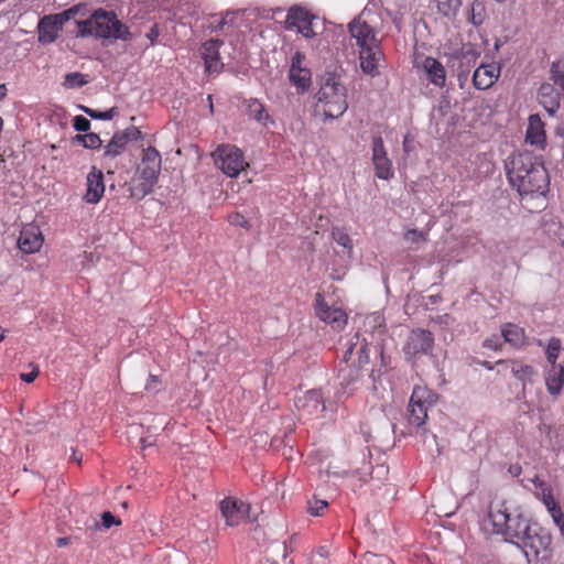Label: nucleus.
Returning a JSON list of instances; mask_svg holds the SVG:
<instances>
[{
	"instance_id": "37",
	"label": "nucleus",
	"mask_w": 564,
	"mask_h": 564,
	"mask_svg": "<svg viewBox=\"0 0 564 564\" xmlns=\"http://www.w3.org/2000/svg\"><path fill=\"white\" fill-rule=\"evenodd\" d=\"M550 79L553 82L552 85H554L557 90H561L564 96V72L560 69L558 63H552Z\"/></svg>"
},
{
	"instance_id": "32",
	"label": "nucleus",
	"mask_w": 564,
	"mask_h": 564,
	"mask_svg": "<svg viewBox=\"0 0 564 564\" xmlns=\"http://www.w3.org/2000/svg\"><path fill=\"white\" fill-rule=\"evenodd\" d=\"M487 13L482 2L474 0L470 4V10L467 20L475 26H479L486 20Z\"/></svg>"
},
{
	"instance_id": "23",
	"label": "nucleus",
	"mask_w": 564,
	"mask_h": 564,
	"mask_svg": "<svg viewBox=\"0 0 564 564\" xmlns=\"http://www.w3.org/2000/svg\"><path fill=\"white\" fill-rule=\"evenodd\" d=\"M564 384V364L558 366H551L545 373L546 390L551 395H558Z\"/></svg>"
},
{
	"instance_id": "6",
	"label": "nucleus",
	"mask_w": 564,
	"mask_h": 564,
	"mask_svg": "<svg viewBox=\"0 0 564 564\" xmlns=\"http://www.w3.org/2000/svg\"><path fill=\"white\" fill-rule=\"evenodd\" d=\"M315 99L317 100L316 110H322L326 119L338 118L348 108L346 88L332 73H327L326 77L322 78L321 88L315 94Z\"/></svg>"
},
{
	"instance_id": "50",
	"label": "nucleus",
	"mask_w": 564,
	"mask_h": 564,
	"mask_svg": "<svg viewBox=\"0 0 564 564\" xmlns=\"http://www.w3.org/2000/svg\"><path fill=\"white\" fill-rule=\"evenodd\" d=\"M232 224L236 226L246 228V229L250 228L249 221L246 219V217L243 215H241L239 213L235 214V216L232 217Z\"/></svg>"
},
{
	"instance_id": "56",
	"label": "nucleus",
	"mask_w": 564,
	"mask_h": 564,
	"mask_svg": "<svg viewBox=\"0 0 564 564\" xmlns=\"http://www.w3.org/2000/svg\"><path fill=\"white\" fill-rule=\"evenodd\" d=\"M73 143L82 144L84 148H86V132L77 133L72 138Z\"/></svg>"
},
{
	"instance_id": "18",
	"label": "nucleus",
	"mask_w": 564,
	"mask_h": 564,
	"mask_svg": "<svg viewBox=\"0 0 564 564\" xmlns=\"http://www.w3.org/2000/svg\"><path fill=\"white\" fill-rule=\"evenodd\" d=\"M315 313L324 322L329 323L335 328H340L347 323V314L339 308H330L321 293H316Z\"/></svg>"
},
{
	"instance_id": "49",
	"label": "nucleus",
	"mask_w": 564,
	"mask_h": 564,
	"mask_svg": "<svg viewBox=\"0 0 564 564\" xmlns=\"http://www.w3.org/2000/svg\"><path fill=\"white\" fill-rule=\"evenodd\" d=\"M39 368L34 367V369L31 372H23L20 375V379L26 383L33 382L36 377L39 376Z\"/></svg>"
},
{
	"instance_id": "57",
	"label": "nucleus",
	"mask_w": 564,
	"mask_h": 564,
	"mask_svg": "<svg viewBox=\"0 0 564 564\" xmlns=\"http://www.w3.org/2000/svg\"><path fill=\"white\" fill-rule=\"evenodd\" d=\"M413 139L410 135H405L403 139V150L405 153H409L412 150Z\"/></svg>"
},
{
	"instance_id": "38",
	"label": "nucleus",
	"mask_w": 564,
	"mask_h": 564,
	"mask_svg": "<svg viewBox=\"0 0 564 564\" xmlns=\"http://www.w3.org/2000/svg\"><path fill=\"white\" fill-rule=\"evenodd\" d=\"M118 132L122 137V139L126 141L127 144L131 141H139V140L142 141L144 139L143 133L135 126H130V127L126 128L124 130H121Z\"/></svg>"
},
{
	"instance_id": "47",
	"label": "nucleus",
	"mask_w": 564,
	"mask_h": 564,
	"mask_svg": "<svg viewBox=\"0 0 564 564\" xmlns=\"http://www.w3.org/2000/svg\"><path fill=\"white\" fill-rule=\"evenodd\" d=\"M305 59V55L301 52H295L291 58V65L289 70H297L303 68L302 63Z\"/></svg>"
},
{
	"instance_id": "17",
	"label": "nucleus",
	"mask_w": 564,
	"mask_h": 564,
	"mask_svg": "<svg viewBox=\"0 0 564 564\" xmlns=\"http://www.w3.org/2000/svg\"><path fill=\"white\" fill-rule=\"evenodd\" d=\"M104 173L95 165L91 166L86 178V194L84 199L88 204H97L105 193Z\"/></svg>"
},
{
	"instance_id": "46",
	"label": "nucleus",
	"mask_w": 564,
	"mask_h": 564,
	"mask_svg": "<svg viewBox=\"0 0 564 564\" xmlns=\"http://www.w3.org/2000/svg\"><path fill=\"white\" fill-rule=\"evenodd\" d=\"M102 141L99 134L95 132H86V149L97 150L101 147Z\"/></svg>"
},
{
	"instance_id": "45",
	"label": "nucleus",
	"mask_w": 564,
	"mask_h": 564,
	"mask_svg": "<svg viewBox=\"0 0 564 564\" xmlns=\"http://www.w3.org/2000/svg\"><path fill=\"white\" fill-rule=\"evenodd\" d=\"M549 513L552 517L553 522L560 529L562 535L564 536V513L561 507L551 510Z\"/></svg>"
},
{
	"instance_id": "40",
	"label": "nucleus",
	"mask_w": 564,
	"mask_h": 564,
	"mask_svg": "<svg viewBox=\"0 0 564 564\" xmlns=\"http://www.w3.org/2000/svg\"><path fill=\"white\" fill-rule=\"evenodd\" d=\"M328 502L322 499H314L313 501H308L307 512L311 516L319 517L327 509Z\"/></svg>"
},
{
	"instance_id": "22",
	"label": "nucleus",
	"mask_w": 564,
	"mask_h": 564,
	"mask_svg": "<svg viewBox=\"0 0 564 564\" xmlns=\"http://www.w3.org/2000/svg\"><path fill=\"white\" fill-rule=\"evenodd\" d=\"M546 134L544 123L539 115H531L528 120V128L525 132V141L532 145L543 147L545 143Z\"/></svg>"
},
{
	"instance_id": "8",
	"label": "nucleus",
	"mask_w": 564,
	"mask_h": 564,
	"mask_svg": "<svg viewBox=\"0 0 564 564\" xmlns=\"http://www.w3.org/2000/svg\"><path fill=\"white\" fill-rule=\"evenodd\" d=\"M215 164L229 177H236L245 169L242 151L230 144H223L215 152Z\"/></svg>"
},
{
	"instance_id": "7",
	"label": "nucleus",
	"mask_w": 564,
	"mask_h": 564,
	"mask_svg": "<svg viewBox=\"0 0 564 564\" xmlns=\"http://www.w3.org/2000/svg\"><path fill=\"white\" fill-rule=\"evenodd\" d=\"M488 516L495 532L502 534L505 540L512 544L531 522L518 509L510 510L506 502L491 503Z\"/></svg>"
},
{
	"instance_id": "13",
	"label": "nucleus",
	"mask_w": 564,
	"mask_h": 564,
	"mask_svg": "<svg viewBox=\"0 0 564 564\" xmlns=\"http://www.w3.org/2000/svg\"><path fill=\"white\" fill-rule=\"evenodd\" d=\"M372 163L377 177L381 180H390L393 177V165L391 160L388 158L383 140L380 135H375L372 138Z\"/></svg>"
},
{
	"instance_id": "12",
	"label": "nucleus",
	"mask_w": 564,
	"mask_h": 564,
	"mask_svg": "<svg viewBox=\"0 0 564 564\" xmlns=\"http://www.w3.org/2000/svg\"><path fill=\"white\" fill-rule=\"evenodd\" d=\"M250 509L249 503H245L234 497H226L219 503L220 513L225 518L226 524L229 527H237L243 521L249 516Z\"/></svg>"
},
{
	"instance_id": "9",
	"label": "nucleus",
	"mask_w": 564,
	"mask_h": 564,
	"mask_svg": "<svg viewBox=\"0 0 564 564\" xmlns=\"http://www.w3.org/2000/svg\"><path fill=\"white\" fill-rule=\"evenodd\" d=\"M433 403V395L423 387H415L410 399V416L411 424L421 426L427 417V409Z\"/></svg>"
},
{
	"instance_id": "19",
	"label": "nucleus",
	"mask_w": 564,
	"mask_h": 564,
	"mask_svg": "<svg viewBox=\"0 0 564 564\" xmlns=\"http://www.w3.org/2000/svg\"><path fill=\"white\" fill-rule=\"evenodd\" d=\"M295 405L299 410L304 411L308 415H317L326 410L322 391L312 389L303 395L295 399Z\"/></svg>"
},
{
	"instance_id": "44",
	"label": "nucleus",
	"mask_w": 564,
	"mask_h": 564,
	"mask_svg": "<svg viewBox=\"0 0 564 564\" xmlns=\"http://www.w3.org/2000/svg\"><path fill=\"white\" fill-rule=\"evenodd\" d=\"M404 239L411 243H420L426 241V236L422 231L410 229L404 234Z\"/></svg>"
},
{
	"instance_id": "51",
	"label": "nucleus",
	"mask_w": 564,
	"mask_h": 564,
	"mask_svg": "<svg viewBox=\"0 0 564 564\" xmlns=\"http://www.w3.org/2000/svg\"><path fill=\"white\" fill-rule=\"evenodd\" d=\"M369 351L370 348L367 346V344L362 345L359 350V364L365 365L369 362Z\"/></svg>"
},
{
	"instance_id": "27",
	"label": "nucleus",
	"mask_w": 564,
	"mask_h": 564,
	"mask_svg": "<svg viewBox=\"0 0 564 564\" xmlns=\"http://www.w3.org/2000/svg\"><path fill=\"white\" fill-rule=\"evenodd\" d=\"M39 42L42 44H50L54 42L58 36V29L52 21V18L44 15L39 22Z\"/></svg>"
},
{
	"instance_id": "48",
	"label": "nucleus",
	"mask_w": 564,
	"mask_h": 564,
	"mask_svg": "<svg viewBox=\"0 0 564 564\" xmlns=\"http://www.w3.org/2000/svg\"><path fill=\"white\" fill-rule=\"evenodd\" d=\"M160 35V28L158 23H154L148 33L145 34L147 39L150 41L151 45H154L156 43V40Z\"/></svg>"
},
{
	"instance_id": "61",
	"label": "nucleus",
	"mask_w": 564,
	"mask_h": 564,
	"mask_svg": "<svg viewBox=\"0 0 564 564\" xmlns=\"http://www.w3.org/2000/svg\"><path fill=\"white\" fill-rule=\"evenodd\" d=\"M361 433L365 436V442L366 443L370 442V440L372 438L371 433L369 431H365L362 427H361Z\"/></svg>"
},
{
	"instance_id": "59",
	"label": "nucleus",
	"mask_w": 564,
	"mask_h": 564,
	"mask_svg": "<svg viewBox=\"0 0 564 564\" xmlns=\"http://www.w3.org/2000/svg\"><path fill=\"white\" fill-rule=\"evenodd\" d=\"M8 88L6 84H0V101L7 97Z\"/></svg>"
},
{
	"instance_id": "31",
	"label": "nucleus",
	"mask_w": 564,
	"mask_h": 564,
	"mask_svg": "<svg viewBox=\"0 0 564 564\" xmlns=\"http://www.w3.org/2000/svg\"><path fill=\"white\" fill-rule=\"evenodd\" d=\"M77 108L94 120H112L119 115L118 107H111L105 111H99L84 105H77Z\"/></svg>"
},
{
	"instance_id": "5",
	"label": "nucleus",
	"mask_w": 564,
	"mask_h": 564,
	"mask_svg": "<svg viewBox=\"0 0 564 564\" xmlns=\"http://www.w3.org/2000/svg\"><path fill=\"white\" fill-rule=\"evenodd\" d=\"M514 545L523 551L529 564L544 563L552 556V535L538 522L531 521Z\"/></svg>"
},
{
	"instance_id": "16",
	"label": "nucleus",
	"mask_w": 564,
	"mask_h": 564,
	"mask_svg": "<svg viewBox=\"0 0 564 564\" xmlns=\"http://www.w3.org/2000/svg\"><path fill=\"white\" fill-rule=\"evenodd\" d=\"M347 349L344 354L343 359L339 362L337 380H338V390L337 395L340 398L341 395L350 397L352 392V368L348 364L350 356L352 355V341H347Z\"/></svg>"
},
{
	"instance_id": "35",
	"label": "nucleus",
	"mask_w": 564,
	"mask_h": 564,
	"mask_svg": "<svg viewBox=\"0 0 564 564\" xmlns=\"http://www.w3.org/2000/svg\"><path fill=\"white\" fill-rule=\"evenodd\" d=\"M79 12V8L74 6L67 10H64L61 13L47 15L52 18V21L56 24L58 30H62L64 24L67 23L70 19L75 18V15Z\"/></svg>"
},
{
	"instance_id": "36",
	"label": "nucleus",
	"mask_w": 564,
	"mask_h": 564,
	"mask_svg": "<svg viewBox=\"0 0 564 564\" xmlns=\"http://www.w3.org/2000/svg\"><path fill=\"white\" fill-rule=\"evenodd\" d=\"M562 348V343L558 338L552 337L547 344L545 349L546 360L551 364V366H557L556 360L558 358V354Z\"/></svg>"
},
{
	"instance_id": "63",
	"label": "nucleus",
	"mask_w": 564,
	"mask_h": 564,
	"mask_svg": "<svg viewBox=\"0 0 564 564\" xmlns=\"http://www.w3.org/2000/svg\"><path fill=\"white\" fill-rule=\"evenodd\" d=\"M352 29H354V25H352V20H351L347 23V31L350 34V36H352Z\"/></svg>"
},
{
	"instance_id": "26",
	"label": "nucleus",
	"mask_w": 564,
	"mask_h": 564,
	"mask_svg": "<svg viewBox=\"0 0 564 564\" xmlns=\"http://www.w3.org/2000/svg\"><path fill=\"white\" fill-rule=\"evenodd\" d=\"M288 77L299 94L308 91L312 84V73L308 68L303 67L297 70H289Z\"/></svg>"
},
{
	"instance_id": "43",
	"label": "nucleus",
	"mask_w": 564,
	"mask_h": 564,
	"mask_svg": "<svg viewBox=\"0 0 564 564\" xmlns=\"http://www.w3.org/2000/svg\"><path fill=\"white\" fill-rule=\"evenodd\" d=\"M541 495H542V498H541V499H542V502H543V505L545 506V508H546V510H547L549 512H550L551 510H553V509H555V508L560 507V506L557 505V502L555 501V499H554V497H553V495H552V492H551V490H550V489H547V488H543V489H542V494H541Z\"/></svg>"
},
{
	"instance_id": "24",
	"label": "nucleus",
	"mask_w": 564,
	"mask_h": 564,
	"mask_svg": "<svg viewBox=\"0 0 564 564\" xmlns=\"http://www.w3.org/2000/svg\"><path fill=\"white\" fill-rule=\"evenodd\" d=\"M245 104L249 118L256 120L263 127H268L269 123H274L273 118L268 113L265 106L259 99L249 98L245 100Z\"/></svg>"
},
{
	"instance_id": "53",
	"label": "nucleus",
	"mask_w": 564,
	"mask_h": 564,
	"mask_svg": "<svg viewBox=\"0 0 564 564\" xmlns=\"http://www.w3.org/2000/svg\"><path fill=\"white\" fill-rule=\"evenodd\" d=\"M236 14H238V11H226L223 17L224 22H227V25L229 26H236L235 18Z\"/></svg>"
},
{
	"instance_id": "33",
	"label": "nucleus",
	"mask_w": 564,
	"mask_h": 564,
	"mask_svg": "<svg viewBox=\"0 0 564 564\" xmlns=\"http://www.w3.org/2000/svg\"><path fill=\"white\" fill-rule=\"evenodd\" d=\"M437 12L446 18H454L462 4L460 0H434Z\"/></svg>"
},
{
	"instance_id": "29",
	"label": "nucleus",
	"mask_w": 564,
	"mask_h": 564,
	"mask_svg": "<svg viewBox=\"0 0 564 564\" xmlns=\"http://www.w3.org/2000/svg\"><path fill=\"white\" fill-rule=\"evenodd\" d=\"M127 145L119 132L116 131L110 141L104 147V156L115 159L126 151Z\"/></svg>"
},
{
	"instance_id": "60",
	"label": "nucleus",
	"mask_w": 564,
	"mask_h": 564,
	"mask_svg": "<svg viewBox=\"0 0 564 564\" xmlns=\"http://www.w3.org/2000/svg\"><path fill=\"white\" fill-rule=\"evenodd\" d=\"M376 325L381 326L382 318L380 315H372L369 317Z\"/></svg>"
},
{
	"instance_id": "34",
	"label": "nucleus",
	"mask_w": 564,
	"mask_h": 564,
	"mask_svg": "<svg viewBox=\"0 0 564 564\" xmlns=\"http://www.w3.org/2000/svg\"><path fill=\"white\" fill-rule=\"evenodd\" d=\"M88 83L87 75L79 72L68 73L64 76L63 86L66 89L82 88Z\"/></svg>"
},
{
	"instance_id": "14",
	"label": "nucleus",
	"mask_w": 564,
	"mask_h": 564,
	"mask_svg": "<svg viewBox=\"0 0 564 564\" xmlns=\"http://www.w3.org/2000/svg\"><path fill=\"white\" fill-rule=\"evenodd\" d=\"M43 242L44 238L40 227L28 224L22 227L17 245L23 253L31 254L40 251Z\"/></svg>"
},
{
	"instance_id": "39",
	"label": "nucleus",
	"mask_w": 564,
	"mask_h": 564,
	"mask_svg": "<svg viewBox=\"0 0 564 564\" xmlns=\"http://www.w3.org/2000/svg\"><path fill=\"white\" fill-rule=\"evenodd\" d=\"M121 523V520L116 517L110 511H104L101 513V523L99 524L97 521L94 522V527L96 529L102 527L104 529H110L112 525H119Z\"/></svg>"
},
{
	"instance_id": "2",
	"label": "nucleus",
	"mask_w": 564,
	"mask_h": 564,
	"mask_svg": "<svg viewBox=\"0 0 564 564\" xmlns=\"http://www.w3.org/2000/svg\"><path fill=\"white\" fill-rule=\"evenodd\" d=\"M75 33L77 37L93 36L104 41H130L132 34L129 28L122 23L113 11H108L104 8L95 10L88 19L75 20Z\"/></svg>"
},
{
	"instance_id": "42",
	"label": "nucleus",
	"mask_w": 564,
	"mask_h": 564,
	"mask_svg": "<svg viewBox=\"0 0 564 564\" xmlns=\"http://www.w3.org/2000/svg\"><path fill=\"white\" fill-rule=\"evenodd\" d=\"M90 121L82 115L73 118V128L78 132H88L90 130Z\"/></svg>"
},
{
	"instance_id": "11",
	"label": "nucleus",
	"mask_w": 564,
	"mask_h": 564,
	"mask_svg": "<svg viewBox=\"0 0 564 564\" xmlns=\"http://www.w3.org/2000/svg\"><path fill=\"white\" fill-rule=\"evenodd\" d=\"M434 347V337L430 330L426 329H413L406 339L404 345V352L408 356L414 357L417 355H429L432 352Z\"/></svg>"
},
{
	"instance_id": "62",
	"label": "nucleus",
	"mask_w": 564,
	"mask_h": 564,
	"mask_svg": "<svg viewBox=\"0 0 564 564\" xmlns=\"http://www.w3.org/2000/svg\"><path fill=\"white\" fill-rule=\"evenodd\" d=\"M485 347H487V348H496V346L494 345V340L492 339H487L485 341Z\"/></svg>"
},
{
	"instance_id": "41",
	"label": "nucleus",
	"mask_w": 564,
	"mask_h": 564,
	"mask_svg": "<svg viewBox=\"0 0 564 564\" xmlns=\"http://www.w3.org/2000/svg\"><path fill=\"white\" fill-rule=\"evenodd\" d=\"M332 235H333L334 240L338 245L343 246L344 248H347L349 251L351 250V248H352L351 240L347 232H345L340 228H334Z\"/></svg>"
},
{
	"instance_id": "28",
	"label": "nucleus",
	"mask_w": 564,
	"mask_h": 564,
	"mask_svg": "<svg viewBox=\"0 0 564 564\" xmlns=\"http://www.w3.org/2000/svg\"><path fill=\"white\" fill-rule=\"evenodd\" d=\"M501 334L506 343L514 347H521L524 344L525 335L520 326L507 323L501 327Z\"/></svg>"
},
{
	"instance_id": "64",
	"label": "nucleus",
	"mask_w": 564,
	"mask_h": 564,
	"mask_svg": "<svg viewBox=\"0 0 564 564\" xmlns=\"http://www.w3.org/2000/svg\"><path fill=\"white\" fill-rule=\"evenodd\" d=\"M207 99L209 101L210 113H213L214 112L213 96L208 95Z\"/></svg>"
},
{
	"instance_id": "15",
	"label": "nucleus",
	"mask_w": 564,
	"mask_h": 564,
	"mask_svg": "<svg viewBox=\"0 0 564 564\" xmlns=\"http://www.w3.org/2000/svg\"><path fill=\"white\" fill-rule=\"evenodd\" d=\"M224 44L223 40L210 39L202 44L200 55L204 59L205 72L208 74H219L224 67L220 61L219 47Z\"/></svg>"
},
{
	"instance_id": "52",
	"label": "nucleus",
	"mask_w": 564,
	"mask_h": 564,
	"mask_svg": "<svg viewBox=\"0 0 564 564\" xmlns=\"http://www.w3.org/2000/svg\"><path fill=\"white\" fill-rule=\"evenodd\" d=\"M315 554L319 557V560H317L315 564H325V560L328 556L327 549L325 546H319L316 549Z\"/></svg>"
},
{
	"instance_id": "4",
	"label": "nucleus",
	"mask_w": 564,
	"mask_h": 564,
	"mask_svg": "<svg viewBox=\"0 0 564 564\" xmlns=\"http://www.w3.org/2000/svg\"><path fill=\"white\" fill-rule=\"evenodd\" d=\"M355 40L359 46V61L362 73L375 77L379 74L383 53L373 29L359 17L355 19Z\"/></svg>"
},
{
	"instance_id": "3",
	"label": "nucleus",
	"mask_w": 564,
	"mask_h": 564,
	"mask_svg": "<svg viewBox=\"0 0 564 564\" xmlns=\"http://www.w3.org/2000/svg\"><path fill=\"white\" fill-rule=\"evenodd\" d=\"M162 167L160 152L152 145L143 150L141 163L138 165L134 176L126 182L123 187L130 198L141 200L153 192Z\"/></svg>"
},
{
	"instance_id": "58",
	"label": "nucleus",
	"mask_w": 564,
	"mask_h": 564,
	"mask_svg": "<svg viewBox=\"0 0 564 564\" xmlns=\"http://www.w3.org/2000/svg\"><path fill=\"white\" fill-rule=\"evenodd\" d=\"M69 540L70 539L68 536L57 538L56 539V546L57 547H64V546L68 545Z\"/></svg>"
},
{
	"instance_id": "20",
	"label": "nucleus",
	"mask_w": 564,
	"mask_h": 564,
	"mask_svg": "<svg viewBox=\"0 0 564 564\" xmlns=\"http://www.w3.org/2000/svg\"><path fill=\"white\" fill-rule=\"evenodd\" d=\"M500 76V67L495 64L480 65L473 75V84L477 89L486 90L494 86Z\"/></svg>"
},
{
	"instance_id": "21",
	"label": "nucleus",
	"mask_w": 564,
	"mask_h": 564,
	"mask_svg": "<svg viewBox=\"0 0 564 564\" xmlns=\"http://www.w3.org/2000/svg\"><path fill=\"white\" fill-rule=\"evenodd\" d=\"M562 91L557 90L551 83H543L539 89V101L541 106L553 116L560 109Z\"/></svg>"
},
{
	"instance_id": "1",
	"label": "nucleus",
	"mask_w": 564,
	"mask_h": 564,
	"mask_svg": "<svg viewBox=\"0 0 564 564\" xmlns=\"http://www.w3.org/2000/svg\"><path fill=\"white\" fill-rule=\"evenodd\" d=\"M509 183L521 196L544 194L549 185L545 167L529 152L516 153L506 162Z\"/></svg>"
},
{
	"instance_id": "10",
	"label": "nucleus",
	"mask_w": 564,
	"mask_h": 564,
	"mask_svg": "<svg viewBox=\"0 0 564 564\" xmlns=\"http://www.w3.org/2000/svg\"><path fill=\"white\" fill-rule=\"evenodd\" d=\"M315 15L301 6H292L286 14L285 29L292 30L294 28L306 39H312L316 35L313 30V20Z\"/></svg>"
},
{
	"instance_id": "30",
	"label": "nucleus",
	"mask_w": 564,
	"mask_h": 564,
	"mask_svg": "<svg viewBox=\"0 0 564 564\" xmlns=\"http://www.w3.org/2000/svg\"><path fill=\"white\" fill-rule=\"evenodd\" d=\"M511 372L517 379L523 382H531L532 378L536 375V370L532 366L525 365L521 361L511 362Z\"/></svg>"
},
{
	"instance_id": "25",
	"label": "nucleus",
	"mask_w": 564,
	"mask_h": 564,
	"mask_svg": "<svg viewBox=\"0 0 564 564\" xmlns=\"http://www.w3.org/2000/svg\"><path fill=\"white\" fill-rule=\"evenodd\" d=\"M423 68L431 83L438 87H443L445 85V68L437 59L426 57L423 62Z\"/></svg>"
},
{
	"instance_id": "54",
	"label": "nucleus",
	"mask_w": 564,
	"mask_h": 564,
	"mask_svg": "<svg viewBox=\"0 0 564 564\" xmlns=\"http://www.w3.org/2000/svg\"><path fill=\"white\" fill-rule=\"evenodd\" d=\"M226 25H227V22H224L223 17H220L219 20H217L216 22L210 23L208 25V29L212 32H218V31H223Z\"/></svg>"
},
{
	"instance_id": "55",
	"label": "nucleus",
	"mask_w": 564,
	"mask_h": 564,
	"mask_svg": "<svg viewBox=\"0 0 564 564\" xmlns=\"http://www.w3.org/2000/svg\"><path fill=\"white\" fill-rule=\"evenodd\" d=\"M140 443L141 449H145L148 447L155 445V438L153 436L141 437Z\"/></svg>"
}]
</instances>
